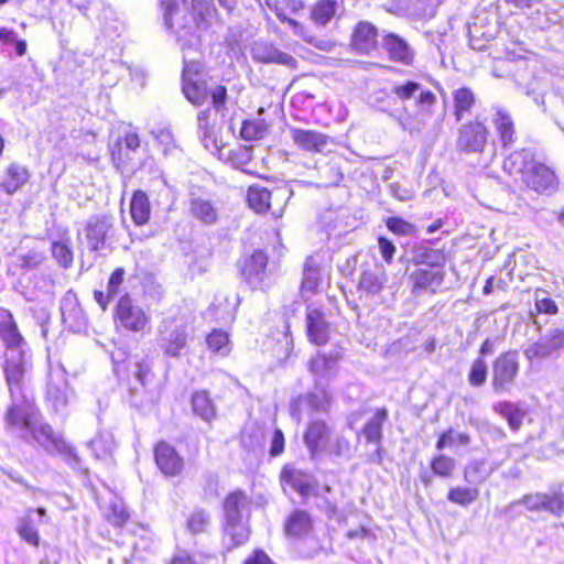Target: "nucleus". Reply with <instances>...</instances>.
I'll list each match as a JSON object with an SVG mask.
<instances>
[{
	"instance_id": "37998d69",
	"label": "nucleus",
	"mask_w": 564,
	"mask_h": 564,
	"mask_svg": "<svg viewBox=\"0 0 564 564\" xmlns=\"http://www.w3.org/2000/svg\"><path fill=\"white\" fill-rule=\"evenodd\" d=\"M51 253L56 263L63 268L68 269L73 265L74 253L68 243L62 240H56L51 243Z\"/></svg>"
},
{
	"instance_id": "b1692460",
	"label": "nucleus",
	"mask_w": 564,
	"mask_h": 564,
	"mask_svg": "<svg viewBox=\"0 0 564 564\" xmlns=\"http://www.w3.org/2000/svg\"><path fill=\"white\" fill-rule=\"evenodd\" d=\"M0 317V339L3 341L6 348H21L25 344V340L19 330L12 313L8 310H1Z\"/></svg>"
},
{
	"instance_id": "5fc2aeb1",
	"label": "nucleus",
	"mask_w": 564,
	"mask_h": 564,
	"mask_svg": "<svg viewBox=\"0 0 564 564\" xmlns=\"http://www.w3.org/2000/svg\"><path fill=\"white\" fill-rule=\"evenodd\" d=\"M420 89V84L414 80H405L392 87V94L400 100H410Z\"/></svg>"
},
{
	"instance_id": "f704fd0d",
	"label": "nucleus",
	"mask_w": 564,
	"mask_h": 564,
	"mask_svg": "<svg viewBox=\"0 0 564 564\" xmlns=\"http://www.w3.org/2000/svg\"><path fill=\"white\" fill-rule=\"evenodd\" d=\"M470 441V434L466 432H457L454 427L449 426L438 434L435 447L438 452H442L445 448H452L455 446H467Z\"/></svg>"
},
{
	"instance_id": "aec40b11",
	"label": "nucleus",
	"mask_w": 564,
	"mask_h": 564,
	"mask_svg": "<svg viewBox=\"0 0 564 564\" xmlns=\"http://www.w3.org/2000/svg\"><path fill=\"white\" fill-rule=\"evenodd\" d=\"M383 48L388 54L390 61L411 66L415 59L414 50L411 45L399 34L388 32L383 36Z\"/></svg>"
},
{
	"instance_id": "680f3d73",
	"label": "nucleus",
	"mask_w": 564,
	"mask_h": 564,
	"mask_svg": "<svg viewBox=\"0 0 564 564\" xmlns=\"http://www.w3.org/2000/svg\"><path fill=\"white\" fill-rule=\"evenodd\" d=\"M267 62H271V63H276V64H281V65H285L288 67H291V68H295L296 67V59L285 53V52H282L280 50H274L270 53V55L265 58Z\"/></svg>"
},
{
	"instance_id": "79ce46f5",
	"label": "nucleus",
	"mask_w": 564,
	"mask_h": 564,
	"mask_svg": "<svg viewBox=\"0 0 564 564\" xmlns=\"http://www.w3.org/2000/svg\"><path fill=\"white\" fill-rule=\"evenodd\" d=\"M463 475L468 484H482L488 479L490 471L486 469L485 460H471L465 466Z\"/></svg>"
},
{
	"instance_id": "9b49d317",
	"label": "nucleus",
	"mask_w": 564,
	"mask_h": 564,
	"mask_svg": "<svg viewBox=\"0 0 564 564\" xmlns=\"http://www.w3.org/2000/svg\"><path fill=\"white\" fill-rule=\"evenodd\" d=\"M268 264V251L264 249H254L239 263L240 279L252 290L262 289L261 285L264 282Z\"/></svg>"
},
{
	"instance_id": "ddd939ff",
	"label": "nucleus",
	"mask_w": 564,
	"mask_h": 564,
	"mask_svg": "<svg viewBox=\"0 0 564 564\" xmlns=\"http://www.w3.org/2000/svg\"><path fill=\"white\" fill-rule=\"evenodd\" d=\"M306 336L314 346H326L330 339V324L326 319L325 312L318 307L307 306L305 312Z\"/></svg>"
},
{
	"instance_id": "a19ab883",
	"label": "nucleus",
	"mask_w": 564,
	"mask_h": 564,
	"mask_svg": "<svg viewBox=\"0 0 564 564\" xmlns=\"http://www.w3.org/2000/svg\"><path fill=\"white\" fill-rule=\"evenodd\" d=\"M339 355L318 351L307 364L308 371L313 375H321L328 371L338 360Z\"/></svg>"
},
{
	"instance_id": "72a5a7b5",
	"label": "nucleus",
	"mask_w": 564,
	"mask_h": 564,
	"mask_svg": "<svg viewBox=\"0 0 564 564\" xmlns=\"http://www.w3.org/2000/svg\"><path fill=\"white\" fill-rule=\"evenodd\" d=\"M480 492L473 486H453L448 489L446 499L459 507H468L479 499Z\"/></svg>"
},
{
	"instance_id": "a18cd8bd",
	"label": "nucleus",
	"mask_w": 564,
	"mask_h": 564,
	"mask_svg": "<svg viewBox=\"0 0 564 564\" xmlns=\"http://www.w3.org/2000/svg\"><path fill=\"white\" fill-rule=\"evenodd\" d=\"M444 0H410V6L417 18L431 20L436 17L438 7Z\"/></svg>"
},
{
	"instance_id": "e2e57ef3",
	"label": "nucleus",
	"mask_w": 564,
	"mask_h": 564,
	"mask_svg": "<svg viewBox=\"0 0 564 564\" xmlns=\"http://www.w3.org/2000/svg\"><path fill=\"white\" fill-rule=\"evenodd\" d=\"M284 448H285L284 434L280 429H275L272 434L271 447H270L269 454L272 457L280 456L284 453Z\"/></svg>"
},
{
	"instance_id": "f8f14e48",
	"label": "nucleus",
	"mask_w": 564,
	"mask_h": 564,
	"mask_svg": "<svg viewBox=\"0 0 564 564\" xmlns=\"http://www.w3.org/2000/svg\"><path fill=\"white\" fill-rule=\"evenodd\" d=\"M279 481L284 492L288 490L297 492L303 502H306L311 495H317V488L311 475L292 464L282 466L279 473Z\"/></svg>"
},
{
	"instance_id": "a211bd4d",
	"label": "nucleus",
	"mask_w": 564,
	"mask_h": 564,
	"mask_svg": "<svg viewBox=\"0 0 564 564\" xmlns=\"http://www.w3.org/2000/svg\"><path fill=\"white\" fill-rule=\"evenodd\" d=\"M314 528L311 514L303 509L292 510L283 523V533L290 540H303L308 536Z\"/></svg>"
},
{
	"instance_id": "49530a36",
	"label": "nucleus",
	"mask_w": 564,
	"mask_h": 564,
	"mask_svg": "<svg viewBox=\"0 0 564 564\" xmlns=\"http://www.w3.org/2000/svg\"><path fill=\"white\" fill-rule=\"evenodd\" d=\"M45 430H48L50 433L46 434L47 438L56 446L57 451L65 457L67 463L79 464L80 459L74 447L69 446L64 442V440L55 435L50 426H44L41 429V432L44 433Z\"/></svg>"
},
{
	"instance_id": "f257e3e1",
	"label": "nucleus",
	"mask_w": 564,
	"mask_h": 564,
	"mask_svg": "<svg viewBox=\"0 0 564 564\" xmlns=\"http://www.w3.org/2000/svg\"><path fill=\"white\" fill-rule=\"evenodd\" d=\"M503 171L519 181L523 192L550 194L558 187V177L553 167L538 159L536 153L529 148L512 151L503 160Z\"/></svg>"
},
{
	"instance_id": "4c0bfd02",
	"label": "nucleus",
	"mask_w": 564,
	"mask_h": 564,
	"mask_svg": "<svg viewBox=\"0 0 564 564\" xmlns=\"http://www.w3.org/2000/svg\"><path fill=\"white\" fill-rule=\"evenodd\" d=\"M488 378V366L482 357H476L468 369L467 382L470 388L479 389L484 387Z\"/></svg>"
},
{
	"instance_id": "c85d7f7f",
	"label": "nucleus",
	"mask_w": 564,
	"mask_h": 564,
	"mask_svg": "<svg viewBox=\"0 0 564 564\" xmlns=\"http://www.w3.org/2000/svg\"><path fill=\"white\" fill-rule=\"evenodd\" d=\"M476 106V95L468 86L458 87L453 91V115L456 122L471 112Z\"/></svg>"
},
{
	"instance_id": "f03ea898",
	"label": "nucleus",
	"mask_w": 564,
	"mask_h": 564,
	"mask_svg": "<svg viewBox=\"0 0 564 564\" xmlns=\"http://www.w3.org/2000/svg\"><path fill=\"white\" fill-rule=\"evenodd\" d=\"M251 499L242 489L228 491L221 501V531L231 547L245 545L251 535Z\"/></svg>"
},
{
	"instance_id": "13d9d810",
	"label": "nucleus",
	"mask_w": 564,
	"mask_h": 564,
	"mask_svg": "<svg viewBox=\"0 0 564 564\" xmlns=\"http://www.w3.org/2000/svg\"><path fill=\"white\" fill-rule=\"evenodd\" d=\"M545 343L546 347L553 355L557 352L562 348H564V329L562 328H553L549 332V334L542 338Z\"/></svg>"
},
{
	"instance_id": "6ab92c4d",
	"label": "nucleus",
	"mask_w": 564,
	"mask_h": 564,
	"mask_svg": "<svg viewBox=\"0 0 564 564\" xmlns=\"http://www.w3.org/2000/svg\"><path fill=\"white\" fill-rule=\"evenodd\" d=\"M141 147V139L137 132L129 131L118 138L110 149L111 162L117 169H124L133 159L132 152Z\"/></svg>"
},
{
	"instance_id": "603ef678",
	"label": "nucleus",
	"mask_w": 564,
	"mask_h": 564,
	"mask_svg": "<svg viewBox=\"0 0 564 564\" xmlns=\"http://www.w3.org/2000/svg\"><path fill=\"white\" fill-rule=\"evenodd\" d=\"M106 520L113 528L122 529L130 521V513L124 508L113 505L109 508Z\"/></svg>"
},
{
	"instance_id": "dca6fc26",
	"label": "nucleus",
	"mask_w": 564,
	"mask_h": 564,
	"mask_svg": "<svg viewBox=\"0 0 564 564\" xmlns=\"http://www.w3.org/2000/svg\"><path fill=\"white\" fill-rule=\"evenodd\" d=\"M409 279L413 294H419L427 290L435 293L436 289L444 282L445 271L444 268H417L411 272Z\"/></svg>"
},
{
	"instance_id": "c9c22d12",
	"label": "nucleus",
	"mask_w": 564,
	"mask_h": 564,
	"mask_svg": "<svg viewBox=\"0 0 564 564\" xmlns=\"http://www.w3.org/2000/svg\"><path fill=\"white\" fill-rule=\"evenodd\" d=\"M32 513L33 509H30L28 510L25 516L22 519H20L17 527V533L21 538V540L28 543L29 545L33 547H39L41 545V536L35 522L31 518Z\"/></svg>"
},
{
	"instance_id": "393cba45",
	"label": "nucleus",
	"mask_w": 564,
	"mask_h": 564,
	"mask_svg": "<svg viewBox=\"0 0 564 564\" xmlns=\"http://www.w3.org/2000/svg\"><path fill=\"white\" fill-rule=\"evenodd\" d=\"M29 180V170L19 163L12 162L6 167L0 187L6 194L13 195L22 189Z\"/></svg>"
},
{
	"instance_id": "f3484780",
	"label": "nucleus",
	"mask_w": 564,
	"mask_h": 564,
	"mask_svg": "<svg viewBox=\"0 0 564 564\" xmlns=\"http://www.w3.org/2000/svg\"><path fill=\"white\" fill-rule=\"evenodd\" d=\"M293 143L302 151L308 153H321L326 148L332 138L317 130L292 128L290 130Z\"/></svg>"
},
{
	"instance_id": "0e129e2a",
	"label": "nucleus",
	"mask_w": 564,
	"mask_h": 564,
	"mask_svg": "<svg viewBox=\"0 0 564 564\" xmlns=\"http://www.w3.org/2000/svg\"><path fill=\"white\" fill-rule=\"evenodd\" d=\"M242 564H276L262 549H254L245 558Z\"/></svg>"
},
{
	"instance_id": "4d7b16f0",
	"label": "nucleus",
	"mask_w": 564,
	"mask_h": 564,
	"mask_svg": "<svg viewBox=\"0 0 564 564\" xmlns=\"http://www.w3.org/2000/svg\"><path fill=\"white\" fill-rule=\"evenodd\" d=\"M437 102L436 95L430 89H423L420 91L417 98L415 99V106L417 109L426 115L433 113V107Z\"/></svg>"
},
{
	"instance_id": "39448f33",
	"label": "nucleus",
	"mask_w": 564,
	"mask_h": 564,
	"mask_svg": "<svg viewBox=\"0 0 564 564\" xmlns=\"http://www.w3.org/2000/svg\"><path fill=\"white\" fill-rule=\"evenodd\" d=\"M519 354L516 349L500 352L491 364L490 387L494 393H508L520 375Z\"/></svg>"
},
{
	"instance_id": "20e7f679",
	"label": "nucleus",
	"mask_w": 564,
	"mask_h": 564,
	"mask_svg": "<svg viewBox=\"0 0 564 564\" xmlns=\"http://www.w3.org/2000/svg\"><path fill=\"white\" fill-rule=\"evenodd\" d=\"M290 192L285 186H275L272 189L252 184L246 192L248 207L256 214L271 213L275 219L284 215Z\"/></svg>"
},
{
	"instance_id": "69168bd1",
	"label": "nucleus",
	"mask_w": 564,
	"mask_h": 564,
	"mask_svg": "<svg viewBox=\"0 0 564 564\" xmlns=\"http://www.w3.org/2000/svg\"><path fill=\"white\" fill-rule=\"evenodd\" d=\"M535 310L538 314L555 315L558 313V306L551 297L536 300Z\"/></svg>"
},
{
	"instance_id": "cd10ccee",
	"label": "nucleus",
	"mask_w": 564,
	"mask_h": 564,
	"mask_svg": "<svg viewBox=\"0 0 564 564\" xmlns=\"http://www.w3.org/2000/svg\"><path fill=\"white\" fill-rule=\"evenodd\" d=\"M446 260V253L443 249L420 246L413 248L410 261L416 267L445 268Z\"/></svg>"
},
{
	"instance_id": "473e14b6",
	"label": "nucleus",
	"mask_w": 564,
	"mask_h": 564,
	"mask_svg": "<svg viewBox=\"0 0 564 564\" xmlns=\"http://www.w3.org/2000/svg\"><path fill=\"white\" fill-rule=\"evenodd\" d=\"M193 412L206 422H210L216 417V408L206 390H199L193 393L192 399Z\"/></svg>"
},
{
	"instance_id": "e433bc0d",
	"label": "nucleus",
	"mask_w": 564,
	"mask_h": 564,
	"mask_svg": "<svg viewBox=\"0 0 564 564\" xmlns=\"http://www.w3.org/2000/svg\"><path fill=\"white\" fill-rule=\"evenodd\" d=\"M430 468L434 476L451 479L455 475L457 463L453 457L440 453L431 458Z\"/></svg>"
},
{
	"instance_id": "c756f323",
	"label": "nucleus",
	"mask_w": 564,
	"mask_h": 564,
	"mask_svg": "<svg viewBox=\"0 0 564 564\" xmlns=\"http://www.w3.org/2000/svg\"><path fill=\"white\" fill-rule=\"evenodd\" d=\"M494 412L505 419L509 429L513 432H518L523 424L525 411L509 400L498 401L494 405Z\"/></svg>"
},
{
	"instance_id": "7c9ffc66",
	"label": "nucleus",
	"mask_w": 564,
	"mask_h": 564,
	"mask_svg": "<svg viewBox=\"0 0 564 564\" xmlns=\"http://www.w3.org/2000/svg\"><path fill=\"white\" fill-rule=\"evenodd\" d=\"M3 373L10 392H12L14 388H22L25 375L24 352L22 350L20 351L17 360H6Z\"/></svg>"
},
{
	"instance_id": "4468645a",
	"label": "nucleus",
	"mask_w": 564,
	"mask_h": 564,
	"mask_svg": "<svg viewBox=\"0 0 564 564\" xmlns=\"http://www.w3.org/2000/svg\"><path fill=\"white\" fill-rule=\"evenodd\" d=\"M379 32L375 24L369 21H359L352 28L349 46L359 54H370L378 48Z\"/></svg>"
},
{
	"instance_id": "1a4fd4ad",
	"label": "nucleus",
	"mask_w": 564,
	"mask_h": 564,
	"mask_svg": "<svg viewBox=\"0 0 564 564\" xmlns=\"http://www.w3.org/2000/svg\"><path fill=\"white\" fill-rule=\"evenodd\" d=\"M153 460L165 478L181 477L186 468L185 459L180 452L163 440L153 445Z\"/></svg>"
},
{
	"instance_id": "3c124183",
	"label": "nucleus",
	"mask_w": 564,
	"mask_h": 564,
	"mask_svg": "<svg viewBox=\"0 0 564 564\" xmlns=\"http://www.w3.org/2000/svg\"><path fill=\"white\" fill-rule=\"evenodd\" d=\"M540 507L545 511L560 516L564 511V495L561 492L543 495L540 498Z\"/></svg>"
},
{
	"instance_id": "423d86ee",
	"label": "nucleus",
	"mask_w": 564,
	"mask_h": 564,
	"mask_svg": "<svg viewBox=\"0 0 564 564\" xmlns=\"http://www.w3.org/2000/svg\"><path fill=\"white\" fill-rule=\"evenodd\" d=\"M490 143V129L479 116L465 121L457 130L456 148L462 153L482 154Z\"/></svg>"
},
{
	"instance_id": "412c9836",
	"label": "nucleus",
	"mask_w": 564,
	"mask_h": 564,
	"mask_svg": "<svg viewBox=\"0 0 564 564\" xmlns=\"http://www.w3.org/2000/svg\"><path fill=\"white\" fill-rule=\"evenodd\" d=\"M112 228V219L108 215L93 216L85 225V236L90 251H98L107 240Z\"/></svg>"
},
{
	"instance_id": "ea45409f",
	"label": "nucleus",
	"mask_w": 564,
	"mask_h": 564,
	"mask_svg": "<svg viewBox=\"0 0 564 564\" xmlns=\"http://www.w3.org/2000/svg\"><path fill=\"white\" fill-rule=\"evenodd\" d=\"M268 133V124L261 119H246L241 123L240 137L247 141L263 139Z\"/></svg>"
},
{
	"instance_id": "2eb2a0df",
	"label": "nucleus",
	"mask_w": 564,
	"mask_h": 564,
	"mask_svg": "<svg viewBox=\"0 0 564 564\" xmlns=\"http://www.w3.org/2000/svg\"><path fill=\"white\" fill-rule=\"evenodd\" d=\"M491 123L503 149H510L517 143L518 130L516 119L508 109L502 107L496 108Z\"/></svg>"
},
{
	"instance_id": "864d4df0",
	"label": "nucleus",
	"mask_w": 564,
	"mask_h": 564,
	"mask_svg": "<svg viewBox=\"0 0 564 564\" xmlns=\"http://www.w3.org/2000/svg\"><path fill=\"white\" fill-rule=\"evenodd\" d=\"M382 284L378 276L371 272H364L359 279L358 290L366 294H377L381 291Z\"/></svg>"
},
{
	"instance_id": "5701e85b",
	"label": "nucleus",
	"mask_w": 564,
	"mask_h": 564,
	"mask_svg": "<svg viewBox=\"0 0 564 564\" xmlns=\"http://www.w3.org/2000/svg\"><path fill=\"white\" fill-rule=\"evenodd\" d=\"M188 214L196 221L205 225H215L219 219L218 208L210 199L192 197L188 200Z\"/></svg>"
},
{
	"instance_id": "052dcab7",
	"label": "nucleus",
	"mask_w": 564,
	"mask_h": 564,
	"mask_svg": "<svg viewBox=\"0 0 564 564\" xmlns=\"http://www.w3.org/2000/svg\"><path fill=\"white\" fill-rule=\"evenodd\" d=\"M126 270L122 267L116 268L109 275L107 291L109 295L116 296L124 281Z\"/></svg>"
},
{
	"instance_id": "6e6d98bb",
	"label": "nucleus",
	"mask_w": 564,
	"mask_h": 564,
	"mask_svg": "<svg viewBox=\"0 0 564 564\" xmlns=\"http://www.w3.org/2000/svg\"><path fill=\"white\" fill-rule=\"evenodd\" d=\"M523 354L529 361L545 359L552 355L542 338L529 345Z\"/></svg>"
},
{
	"instance_id": "a878e982",
	"label": "nucleus",
	"mask_w": 564,
	"mask_h": 564,
	"mask_svg": "<svg viewBox=\"0 0 564 564\" xmlns=\"http://www.w3.org/2000/svg\"><path fill=\"white\" fill-rule=\"evenodd\" d=\"M343 8V0H317L310 9V20L316 26L325 28Z\"/></svg>"
},
{
	"instance_id": "7ed1b4c3",
	"label": "nucleus",
	"mask_w": 564,
	"mask_h": 564,
	"mask_svg": "<svg viewBox=\"0 0 564 564\" xmlns=\"http://www.w3.org/2000/svg\"><path fill=\"white\" fill-rule=\"evenodd\" d=\"M182 93L194 106L200 107L210 100L216 110L226 107L228 93L224 85L209 89L207 80L202 76V65L198 62H184L182 69Z\"/></svg>"
},
{
	"instance_id": "09e8293b",
	"label": "nucleus",
	"mask_w": 564,
	"mask_h": 564,
	"mask_svg": "<svg viewBox=\"0 0 564 564\" xmlns=\"http://www.w3.org/2000/svg\"><path fill=\"white\" fill-rule=\"evenodd\" d=\"M276 18L279 19L280 22L291 26L293 30V33L295 35L302 37L305 42L313 43L315 41V35L313 34L311 29L307 25H305L304 23H302L295 19L289 18L283 12L276 13Z\"/></svg>"
},
{
	"instance_id": "bb28decb",
	"label": "nucleus",
	"mask_w": 564,
	"mask_h": 564,
	"mask_svg": "<svg viewBox=\"0 0 564 564\" xmlns=\"http://www.w3.org/2000/svg\"><path fill=\"white\" fill-rule=\"evenodd\" d=\"M151 203L148 194L142 189L132 192L129 213L133 224L142 227L149 224L151 218Z\"/></svg>"
},
{
	"instance_id": "338daca9",
	"label": "nucleus",
	"mask_w": 564,
	"mask_h": 564,
	"mask_svg": "<svg viewBox=\"0 0 564 564\" xmlns=\"http://www.w3.org/2000/svg\"><path fill=\"white\" fill-rule=\"evenodd\" d=\"M319 276L318 274H303V279L300 284L301 293L315 294L318 291Z\"/></svg>"
},
{
	"instance_id": "774afa93",
	"label": "nucleus",
	"mask_w": 564,
	"mask_h": 564,
	"mask_svg": "<svg viewBox=\"0 0 564 564\" xmlns=\"http://www.w3.org/2000/svg\"><path fill=\"white\" fill-rule=\"evenodd\" d=\"M167 564H199L195 556L186 551H180L171 556Z\"/></svg>"
},
{
	"instance_id": "0eeeda50",
	"label": "nucleus",
	"mask_w": 564,
	"mask_h": 564,
	"mask_svg": "<svg viewBox=\"0 0 564 564\" xmlns=\"http://www.w3.org/2000/svg\"><path fill=\"white\" fill-rule=\"evenodd\" d=\"M117 329L127 333H144L149 329L150 317L129 293L121 295L113 308Z\"/></svg>"
},
{
	"instance_id": "4be33fe9",
	"label": "nucleus",
	"mask_w": 564,
	"mask_h": 564,
	"mask_svg": "<svg viewBox=\"0 0 564 564\" xmlns=\"http://www.w3.org/2000/svg\"><path fill=\"white\" fill-rule=\"evenodd\" d=\"M329 434L330 429L326 421L313 420L308 422L303 434V440L312 457L321 454L328 441Z\"/></svg>"
},
{
	"instance_id": "8fccbe9b",
	"label": "nucleus",
	"mask_w": 564,
	"mask_h": 564,
	"mask_svg": "<svg viewBox=\"0 0 564 564\" xmlns=\"http://www.w3.org/2000/svg\"><path fill=\"white\" fill-rule=\"evenodd\" d=\"M0 44H13L18 56H23L28 52V43L23 39H17L13 30L0 26Z\"/></svg>"
},
{
	"instance_id": "2f4dec72",
	"label": "nucleus",
	"mask_w": 564,
	"mask_h": 564,
	"mask_svg": "<svg viewBox=\"0 0 564 564\" xmlns=\"http://www.w3.org/2000/svg\"><path fill=\"white\" fill-rule=\"evenodd\" d=\"M252 149L245 144H236L223 154V160L226 164L250 175H253V173L245 170V166L252 161Z\"/></svg>"
},
{
	"instance_id": "bf43d9fd",
	"label": "nucleus",
	"mask_w": 564,
	"mask_h": 564,
	"mask_svg": "<svg viewBox=\"0 0 564 564\" xmlns=\"http://www.w3.org/2000/svg\"><path fill=\"white\" fill-rule=\"evenodd\" d=\"M379 252L387 264H391L394 260L397 248L394 243L384 236H379L378 239Z\"/></svg>"
},
{
	"instance_id": "9d476101",
	"label": "nucleus",
	"mask_w": 564,
	"mask_h": 564,
	"mask_svg": "<svg viewBox=\"0 0 564 564\" xmlns=\"http://www.w3.org/2000/svg\"><path fill=\"white\" fill-rule=\"evenodd\" d=\"M389 419V411L387 408H378L373 411L372 416L362 425L360 435L364 436L367 444L376 445L373 454L369 460L381 465L384 458L386 451L382 447L383 441V426Z\"/></svg>"
},
{
	"instance_id": "58836bf2",
	"label": "nucleus",
	"mask_w": 564,
	"mask_h": 564,
	"mask_svg": "<svg viewBox=\"0 0 564 564\" xmlns=\"http://www.w3.org/2000/svg\"><path fill=\"white\" fill-rule=\"evenodd\" d=\"M212 519L208 511L203 508L195 509L186 520V529L192 534H203L210 527Z\"/></svg>"
},
{
	"instance_id": "de8ad7c7",
	"label": "nucleus",
	"mask_w": 564,
	"mask_h": 564,
	"mask_svg": "<svg viewBox=\"0 0 564 564\" xmlns=\"http://www.w3.org/2000/svg\"><path fill=\"white\" fill-rule=\"evenodd\" d=\"M384 224L388 230L397 236H411L416 232L415 226L400 216H390L384 219Z\"/></svg>"
},
{
	"instance_id": "c03bdc74",
	"label": "nucleus",
	"mask_w": 564,
	"mask_h": 564,
	"mask_svg": "<svg viewBox=\"0 0 564 564\" xmlns=\"http://www.w3.org/2000/svg\"><path fill=\"white\" fill-rule=\"evenodd\" d=\"M229 335L224 329L214 328L206 336V345L215 354L229 352Z\"/></svg>"
},
{
	"instance_id": "6e6552de",
	"label": "nucleus",
	"mask_w": 564,
	"mask_h": 564,
	"mask_svg": "<svg viewBox=\"0 0 564 564\" xmlns=\"http://www.w3.org/2000/svg\"><path fill=\"white\" fill-rule=\"evenodd\" d=\"M186 326L177 323L175 316L163 318L159 327V343L169 357H178L187 346Z\"/></svg>"
}]
</instances>
